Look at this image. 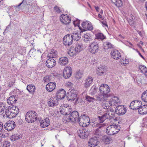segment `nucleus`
<instances>
[{
    "label": "nucleus",
    "mask_w": 147,
    "mask_h": 147,
    "mask_svg": "<svg viewBox=\"0 0 147 147\" xmlns=\"http://www.w3.org/2000/svg\"><path fill=\"white\" fill-rule=\"evenodd\" d=\"M115 113L113 109H111L110 111H107L105 112L101 116H98L99 122L100 123L103 122L107 119H110L113 118L115 117Z\"/></svg>",
    "instance_id": "nucleus-1"
},
{
    "label": "nucleus",
    "mask_w": 147,
    "mask_h": 147,
    "mask_svg": "<svg viewBox=\"0 0 147 147\" xmlns=\"http://www.w3.org/2000/svg\"><path fill=\"white\" fill-rule=\"evenodd\" d=\"M37 118V115L36 112L29 111L26 114L25 116L26 121L28 123H32L36 121Z\"/></svg>",
    "instance_id": "nucleus-2"
},
{
    "label": "nucleus",
    "mask_w": 147,
    "mask_h": 147,
    "mask_svg": "<svg viewBox=\"0 0 147 147\" xmlns=\"http://www.w3.org/2000/svg\"><path fill=\"white\" fill-rule=\"evenodd\" d=\"M78 122L83 127L87 126L90 124V118L87 115L83 114L79 117Z\"/></svg>",
    "instance_id": "nucleus-3"
},
{
    "label": "nucleus",
    "mask_w": 147,
    "mask_h": 147,
    "mask_svg": "<svg viewBox=\"0 0 147 147\" xmlns=\"http://www.w3.org/2000/svg\"><path fill=\"white\" fill-rule=\"evenodd\" d=\"M120 129V127L118 125H113L107 127L106 131L107 134L110 135H113L117 134Z\"/></svg>",
    "instance_id": "nucleus-4"
},
{
    "label": "nucleus",
    "mask_w": 147,
    "mask_h": 147,
    "mask_svg": "<svg viewBox=\"0 0 147 147\" xmlns=\"http://www.w3.org/2000/svg\"><path fill=\"white\" fill-rule=\"evenodd\" d=\"M78 117V112L76 111H73L71 113L66 121L67 122H78L79 118Z\"/></svg>",
    "instance_id": "nucleus-5"
},
{
    "label": "nucleus",
    "mask_w": 147,
    "mask_h": 147,
    "mask_svg": "<svg viewBox=\"0 0 147 147\" xmlns=\"http://www.w3.org/2000/svg\"><path fill=\"white\" fill-rule=\"evenodd\" d=\"M17 110V109L15 111L13 109L9 110V107H7L5 111V114L7 117L12 118L16 117L18 113Z\"/></svg>",
    "instance_id": "nucleus-6"
},
{
    "label": "nucleus",
    "mask_w": 147,
    "mask_h": 147,
    "mask_svg": "<svg viewBox=\"0 0 147 147\" xmlns=\"http://www.w3.org/2000/svg\"><path fill=\"white\" fill-rule=\"evenodd\" d=\"M88 49L90 52L92 54H95L99 50L98 43L94 41L92 42L90 44Z\"/></svg>",
    "instance_id": "nucleus-7"
},
{
    "label": "nucleus",
    "mask_w": 147,
    "mask_h": 147,
    "mask_svg": "<svg viewBox=\"0 0 147 147\" xmlns=\"http://www.w3.org/2000/svg\"><path fill=\"white\" fill-rule=\"evenodd\" d=\"M73 42V38L71 34H68L65 35L63 39V43L65 46L71 45Z\"/></svg>",
    "instance_id": "nucleus-8"
},
{
    "label": "nucleus",
    "mask_w": 147,
    "mask_h": 147,
    "mask_svg": "<svg viewBox=\"0 0 147 147\" xmlns=\"http://www.w3.org/2000/svg\"><path fill=\"white\" fill-rule=\"evenodd\" d=\"M59 100L56 97H51L47 100V104L51 107L56 106L58 105Z\"/></svg>",
    "instance_id": "nucleus-9"
},
{
    "label": "nucleus",
    "mask_w": 147,
    "mask_h": 147,
    "mask_svg": "<svg viewBox=\"0 0 147 147\" xmlns=\"http://www.w3.org/2000/svg\"><path fill=\"white\" fill-rule=\"evenodd\" d=\"M142 102L140 101L134 100L131 102L129 105L131 109L133 110L138 109L142 105Z\"/></svg>",
    "instance_id": "nucleus-10"
},
{
    "label": "nucleus",
    "mask_w": 147,
    "mask_h": 147,
    "mask_svg": "<svg viewBox=\"0 0 147 147\" xmlns=\"http://www.w3.org/2000/svg\"><path fill=\"white\" fill-rule=\"evenodd\" d=\"M99 90L101 93L103 94V95H108L110 96L109 97L113 96L107 94L110 91V88L109 86L106 84L101 85L99 87Z\"/></svg>",
    "instance_id": "nucleus-11"
},
{
    "label": "nucleus",
    "mask_w": 147,
    "mask_h": 147,
    "mask_svg": "<svg viewBox=\"0 0 147 147\" xmlns=\"http://www.w3.org/2000/svg\"><path fill=\"white\" fill-rule=\"evenodd\" d=\"M77 94L76 90L73 89L67 96V99L68 101H73L75 100L77 97Z\"/></svg>",
    "instance_id": "nucleus-12"
},
{
    "label": "nucleus",
    "mask_w": 147,
    "mask_h": 147,
    "mask_svg": "<svg viewBox=\"0 0 147 147\" xmlns=\"http://www.w3.org/2000/svg\"><path fill=\"white\" fill-rule=\"evenodd\" d=\"M77 133L79 136L82 138H86L89 134V131L86 128L79 129L78 130Z\"/></svg>",
    "instance_id": "nucleus-13"
},
{
    "label": "nucleus",
    "mask_w": 147,
    "mask_h": 147,
    "mask_svg": "<svg viewBox=\"0 0 147 147\" xmlns=\"http://www.w3.org/2000/svg\"><path fill=\"white\" fill-rule=\"evenodd\" d=\"M72 73L71 67H67L63 70V76L66 79L68 78L71 76Z\"/></svg>",
    "instance_id": "nucleus-14"
},
{
    "label": "nucleus",
    "mask_w": 147,
    "mask_h": 147,
    "mask_svg": "<svg viewBox=\"0 0 147 147\" xmlns=\"http://www.w3.org/2000/svg\"><path fill=\"white\" fill-rule=\"evenodd\" d=\"M16 126V124L13 121H9L6 122L4 125L5 129L10 131L14 129Z\"/></svg>",
    "instance_id": "nucleus-15"
},
{
    "label": "nucleus",
    "mask_w": 147,
    "mask_h": 147,
    "mask_svg": "<svg viewBox=\"0 0 147 147\" xmlns=\"http://www.w3.org/2000/svg\"><path fill=\"white\" fill-rule=\"evenodd\" d=\"M126 108L122 105L118 106L115 109L116 113L119 115L124 114L127 111Z\"/></svg>",
    "instance_id": "nucleus-16"
},
{
    "label": "nucleus",
    "mask_w": 147,
    "mask_h": 147,
    "mask_svg": "<svg viewBox=\"0 0 147 147\" xmlns=\"http://www.w3.org/2000/svg\"><path fill=\"white\" fill-rule=\"evenodd\" d=\"M60 20L64 24L67 25L70 23L71 18L67 15L63 14L60 16Z\"/></svg>",
    "instance_id": "nucleus-17"
},
{
    "label": "nucleus",
    "mask_w": 147,
    "mask_h": 147,
    "mask_svg": "<svg viewBox=\"0 0 147 147\" xmlns=\"http://www.w3.org/2000/svg\"><path fill=\"white\" fill-rule=\"evenodd\" d=\"M99 143L97 138L93 137L91 138L88 142V145L89 147H94Z\"/></svg>",
    "instance_id": "nucleus-18"
},
{
    "label": "nucleus",
    "mask_w": 147,
    "mask_h": 147,
    "mask_svg": "<svg viewBox=\"0 0 147 147\" xmlns=\"http://www.w3.org/2000/svg\"><path fill=\"white\" fill-rule=\"evenodd\" d=\"M56 64V59L49 58L46 62L47 67L49 68H52L54 67Z\"/></svg>",
    "instance_id": "nucleus-19"
},
{
    "label": "nucleus",
    "mask_w": 147,
    "mask_h": 147,
    "mask_svg": "<svg viewBox=\"0 0 147 147\" xmlns=\"http://www.w3.org/2000/svg\"><path fill=\"white\" fill-rule=\"evenodd\" d=\"M111 57L115 59H118L120 58L121 54L119 51L116 49L112 50L111 52Z\"/></svg>",
    "instance_id": "nucleus-20"
},
{
    "label": "nucleus",
    "mask_w": 147,
    "mask_h": 147,
    "mask_svg": "<svg viewBox=\"0 0 147 147\" xmlns=\"http://www.w3.org/2000/svg\"><path fill=\"white\" fill-rule=\"evenodd\" d=\"M101 103V106L105 109H108L112 105L110 99L108 100L107 98H105Z\"/></svg>",
    "instance_id": "nucleus-21"
},
{
    "label": "nucleus",
    "mask_w": 147,
    "mask_h": 147,
    "mask_svg": "<svg viewBox=\"0 0 147 147\" xmlns=\"http://www.w3.org/2000/svg\"><path fill=\"white\" fill-rule=\"evenodd\" d=\"M66 92L64 89H59L57 91L56 93L57 98L58 99H62L64 98L66 95Z\"/></svg>",
    "instance_id": "nucleus-22"
},
{
    "label": "nucleus",
    "mask_w": 147,
    "mask_h": 147,
    "mask_svg": "<svg viewBox=\"0 0 147 147\" xmlns=\"http://www.w3.org/2000/svg\"><path fill=\"white\" fill-rule=\"evenodd\" d=\"M82 26L84 29V31L86 30H91L93 29V26L88 21H85L82 24Z\"/></svg>",
    "instance_id": "nucleus-23"
},
{
    "label": "nucleus",
    "mask_w": 147,
    "mask_h": 147,
    "mask_svg": "<svg viewBox=\"0 0 147 147\" xmlns=\"http://www.w3.org/2000/svg\"><path fill=\"white\" fill-rule=\"evenodd\" d=\"M56 85V84L55 82H49L47 85L46 87V89L48 91L52 92L55 88Z\"/></svg>",
    "instance_id": "nucleus-24"
},
{
    "label": "nucleus",
    "mask_w": 147,
    "mask_h": 147,
    "mask_svg": "<svg viewBox=\"0 0 147 147\" xmlns=\"http://www.w3.org/2000/svg\"><path fill=\"white\" fill-rule=\"evenodd\" d=\"M68 59L67 57H62L59 58L58 63L62 66H64L68 64Z\"/></svg>",
    "instance_id": "nucleus-25"
},
{
    "label": "nucleus",
    "mask_w": 147,
    "mask_h": 147,
    "mask_svg": "<svg viewBox=\"0 0 147 147\" xmlns=\"http://www.w3.org/2000/svg\"><path fill=\"white\" fill-rule=\"evenodd\" d=\"M106 69L107 67L104 66H102L99 67L97 69L98 72V73H97V74L100 76L104 75L106 73L105 72Z\"/></svg>",
    "instance_id": "nucleus-26"
},
{
    "label": "nucleus",
    "mask_w": 147,
    "mask_h": 147,
    "mask_svg": "<svg viewBox=\"0 0 147 147\" xmlns=\"http://www.w3.org/2000/svg\"><path fill=\"white\" fill-rule=\"evenodd\" d=\"M50 121L49 119L46 118L45 119L43 120L40 122V125L41 127H45L48 126L50 124Z\"/></svg>",
    "instance_id": "nucleus-27"
},
{
    "label": "nucleus",
    "mask_w": 147,
    "mask_h": 147,
    "mask_svg": "<svg viewBox=\"0 0 147 147\" xmlns=\"http://www.w3.org/2000/svg\"><path fill=\"white\" fill-rule=\"evenodd\" d=\"M61 113L63 115H69L72 111L71 108H68L66 109H59Z\"/></svg>",
    "instance_id": "nucleus-28"
},
{
    "label": "nucleus",
    "mask_w": 147,
    "mask_h": 147,
    "mask_svg": "<svg viewBox=\"0 0 147 147\" xmlns=\"http://www.w3.org/2000/svg\"><path fill=\"white\" fill-rule=\"evenodd\" d=\"M138 112L141 115H143L147 114V105L141 106L138 110Z\"/></svg>",
    "instance_id": "nucleus-29"
},
{
    "label": "nucleus",
    "mask_w": 147,
    "mask_h": 147,
    "mask_svg": "<svg viewBox=\"0 0 147 147\" xmlns=\"http://www.w3.org/2000/svg\"><path fill=\"white\" fill-rule=\"evenodd\" d=\"M80 32L79 33V32L76 31L74 32L72 35L71 34L73 40H74V41H78L80 39L81 36Z\"/></svg>",
    "instance_id": "nucleus-30"
},
{
    "label": "nucleus",
    "mask_w": 147,
    "mask_h": 147,
    "mask_svg": "<svg viewBox=\"0 0 147 147\" xmlns=\"http://www.w3.org/2000/svg\"><path fill=\"white\" fill-rule=\"evenodd\" d=\"M93 79L92 77L88 76L85 80L84 86L86 88L90 86L93 82Z\"/></svg>",
    "instance_id": "nucleus-31"
},
{
    "label": "nucleus",
    "mask_w": 147,
    "mask_h": 147,
    "mask_svg": "<svg viewBox=\"0 0 147 147\" xmlns=\"http://www.w3.org/2000/svg\"><path fill=\"white\" fill-rule=\"evenodd\" d=\"M57 52L56 50L53 49L52 50L50 53L48 55V57L49 58H52L56 59V58L57 56Z\"/></svg>",
    "instance_id": "nucleus-32"
},
{
    "label": "nucleus",
    "mask_w": 147,
    "mask_h": 147,
    "mask_svg": "<svg viewBox=\"0 0 147 147\" xmlns=\"http://www.w3.org/2000/svg\"><path fill=\"white\" fill-rule=\"evenodd\" d=\"M26 89L29 93L32 94H34L36 90L35 86L32 84H30L27 85Z\"/></svg>",
    "instance_id": "nucleus-33"
},
{
    "label": "nucleus",
    "mask_w": 147,
    "mask_h": 147,
    "mask_svg": "<svg viewBox=\"0 0 147 147\" xmlns=\"http://www.w3.org/2000/svg\"><path fill=\"white\" fill-rule=\"evenodd\" d=\"M16 95H12L9 97L7 100V102L9 104H13L15 103L17 101L15 98Z\"/></svg>",
    "instance_id": "nucleus-34"
},
{
    "label": "nucleus",
    "mask_w": 147,
    "mask_h": 147,
    "mask_svg": "<svg viewBox=\"0 0 147 147\" xmlns=\"http://www.w3.org/2000/svg\"><path fill=\"white\" fill-rule=\"evenodd\" d=\"M83 39L86 42H89V41H91L92 39L90 35L88 33L84 34L82 36Z\"/></svg>",
    "instance_id": "nucleus-35"
},
{
    "label": "nucleus",
    "mask_w": 147,
    "mask_h": 147,
    "mask_svg": "<svg viewBox=\"0 0 147 147\" xmlns=\"http://www.w3.org/2000/svg\"><path fill=\"white\" fill-rule=\"evenodd\" d=\"M83 46L82 43L79 42L78 43L76 44L75 49L78 53H79L83 49Z\"/></svg>",
    "instance_id": "nucleus-36"
},
{
    "label": "nucleus",
    "mask_w": 147,
    "mask_h": 147,
    "mask_svg": "<svg viewBox=\"0 0 147 147\" xmlns=\"http://www.w3.org/2000/svg\"><path fill=\"white\" fill-rule=\"evenodd\" d=\"M78 53L77 52V51L75 48L72 47H71L68 52L69 54L71 56H75Z\"/></svg>",
    "instance_id": "nucleus-37"
},
{
    "label": "nucleus",
    "mask_w": 147,
    "mask_h": 147,
    "mask_svg": "<svg viewBox=\"0 0 147 147\" xmlns=\"http://www.w3.org/2000/svg\"><path fill=\"white\" fill-rule=\"evenodd\" d=\"M110 100L111 102V103L112 104V105H116V104H117L120 102V100L119 98L117 97L114 96L112 98L110 99Z\"/></svg>",
    "instance_id": "nucleus-38"
},
{
    "label": "nucleus",
    "mask_w": 147,
    "mask_h": 147,
    "mask_svg": "<svg viewBox=\"0 0 147 147\" xmlns=\"http://www.w3.org/2000/svg\"><path fill=\"white\" fill-rule=\"evenodd\" d=\"M102 139L106 144H109L112 141V138L111 137L107 136H104L102 137Z\"/></svg>",
    "instance_id": "nucleus-39"
},
{
    "label": "nucleus",
    "mask_w": 147,
    "mask_h": 147,
    "mask_svg": "<svg viewBox=\"0 0 147 147\" xmlns=\"http://www.w3.org/2000/svg\"><path fill=\"white\" fill-rule=\"evenodd\" d=\"M103 45L104 49H111L113 47V45L111 43L109 42H104L103 43Z\"/></svg>",
    "instance_id": "nucleus-40"
},
{
    "label": "nucleus",
    "mask_w": 147,
    "mask_h": 147,
    "mask_svg": "<svg viewBox=\"0 0 147 147\" xmlns=\"http://www.w3.org/2000/svg\"><path fill=\"white\" fill-rule=\"evenodd\" d=\"M112 2L118 7H121L123 5L121 0H111Z\"/></svg>",
    "instance_id": "nucleus-41"
},
{
    "label": "nucleus",
    "mask_w": 147,
    "mask_h": 147,
    "mask_svg": "<svg viewBox=\"0 0 147 147\" xmlns=\"http://www.w3.org/2000/svg\"><path fill=\"white\" fill-rule=\"evenodd\" d=\"M21 138V136L19 134H16L13 135L10 138V140L12 141H14L19 139Z\"/></svg>",
    "instance_id": "nucleus-42"
},
{
    "label": "nucleus",
    "mask_w": 147,
    "mask_h": 147,
    "mask_svg": "<svg viewBox=\"0 0 147 147\" xmlns=\"http://www.w3.org/2000/svg\"><path fill=\"white\" fill-rule=\"evenodd\" d=\"M110 96L108 95H103L102 96H99L96 97V100L98 101H102V102L103 100H105V98H107L109 97Z\"/></svg>",
    "instance_id": "nucleus-43"
},
{
    "label": "nucleus",
    "mask_w": 147,
    "mask_h": 147,
    "mask_svg": "<svg viewBox=\"0 0 147 147\" xmlns=\"http://www.w3.org/2000/svg\"><path fill=\"white\" fill-rule=\"evenodd\" d=\"M7 107H6L5 105L3 103L1 102L0 103V113L3 114L4 112H5V111Z\"/></svg>",
    "instance_id": "nucleus-44"
},
{
    "label": "nucleus",
    "mask_w": 147,
    "mask_h": 147,
    "mask_svg": "<svg viewBox=\"0 0 147 147\" xmlns=\"http://www.w3.org/2000/svg\"><path fill=\"white\" fill-rule=\"evenodd\" d=\"M139 68L141 72L143 74L147 73V68L143 65L139 66Z\"/></svg>",
    "instance_id": "nucleus-45"
},
{
    "label": "nucleus",
    "mask_w": 147,
    "mask_h": 147,
    "mask_svg": "<svg viewBox=\"0 0 147 147\" xmlns=\"http://www.w3.org/2000/svg\"><path fill=\"white\" fill-rule=\"evenodd\" d=\"M102 135V134L100 129V128L97 129L95 131L94 133V135L95 136L94 137L98 138L99 137L101 136Z\"/></svg>",
    "instance_id": "nucleus-46"
},
{
    "label": "nucleus",
    "mask_w": 147,
    "mask_h": 147,
    "mask_svg": "<svg viewBox=\"0 0 147 147\" xmlns=\"http://www.w3.org/2000/svg\"><path fill=\"white\" fill-rule=\"evenodd\" d=\"M142 100L145 102H147V90L143 92L141 96Z\"/></svg>",
    "instance_id": "nucleus-47"
},
{
    "label": "nucleus",
    "mask_w": 147,
    "mask_h": 147,
    "mask_svg": "<svg viewBox=\"0 0 147 147\" xmlns=\"http://www.w3.org/2000/svg\"><path fill=\"white\" fill-rule=\"evenodd\" d=\"M90 125L92 127H98L99 128H100L102 127L101 125L95 121L90 122Z\"/></svg>",
    "instance_id": "nucleus-48"
},
{
    "label": "nucleus",
    "mask_w": 147,
    "mask_h": 147,
    "mask_svg": "<svg viewBox=\"0 0 147 147\" xmlns=\"http://www.w3.org/2000/svg\"><path fill=\"white\" fill-rule=\"evenodd\" d=\"M96 37L98 39L103 40L106 38V37L102 33H98L96 36Z\"/></svg>",
    "instance_id": "nucleus-49"
},
{
    "label": "nucleus",
    "mask_w": 147,
    "mask_h": 147,
    "mask_svg": "<svg viewBox=\"0 0 147 147\" xmlns=\"http://www.w3.org/2000/svg\"><path fill=\"white\" fill-rule=\"evenodd\" d=\"M121 64L125 65L128 64L129 63L128 60L125 58H123L121 61Z\"/></svg>",
    "instance_id": "nucleus-50"
},
{
    "label": "nucleus",
    "mask_w": 147,
    "mask_h": 147,
    "mask_svg": "<svg viewBox=\"0 0 147 147\" xmlns=\"http://www.w3.org/2000/svg\"><path fill=\"white\" fill-rule=\"evenodd\" d=\"M94 99V98L93 97H90L89 96H87L86 97V100L89 102H93Z\"/></svg>",
    "instance_id": "nucleus-51"
},
{
    "label": "nucleus",
    "mask_w": 147,
    "mask_h": 147,
    "mask_svg": "<svg viewBox=\"0 0 147 147\" xmlns=\"http://www.w3.org/2000/svg\"><path fill=\"white\" fill-rule=\"evenodd\" d=\"M127 21L130 25L132 26H134L135 22V21L132 20L131 19L127 18Z\"/></svg>",
    "instance_id": "nucleus-52"
},
{
    "label": "nucleus",
    "mask_w": 147,
    "mask_h": 147,
    "mask_svg": "<svg viewBox=\"0 0 147 147\" xmlns=\"http://www.w3.org/2000/svg\"><path fill=\"white\" fill-rule=\"evenodd\" d=\"M35 51L36 49L34 48H32L30 50L29 52V55L33 56L34 55Z\"/></svg>",
    "instance_id": "nucleus-53"
},
{
    "label": "nucleus",
    "mask_w": 147,
    "mask_h": 147,
    "mask_svg": "<svg viewBox=\"0 0 147 147\" xmlns=\"http://www.w3.org/2000/svg\"><path fill=\"white\" fill-rule=\"evenodd\" d=\"M125 44L126 45L129 47L131 48H132V47H134L133 45L131 42L128 41H125Z\"/></svg>",
    "instance_id": "nucleus-54"
},
{
    "label": "nucleus",
    "mask_w": 147,
    "mask_h": 147,
    "mask_svg": "<svg viewBox=\"0 0 147 147\" xmlns=\"http://www.w3.org/2000/svg\"><path fill=\"white\" fill-rule=\"evenodd\" d=\"M65 86L71 88L73 85V84L70 82H67L65 84Z\"/></svg>",
    "instance_id": "nucleus-55"
},
{
    "label": "nucleus",
    "mask_w": 147,
    "mask_h": 147,
    "mask_svg": "<svg viewBox=\"0 0 147 147\" xmlns=\"http://www.w3.org/2000/svg\"><path fill=\"white\" fill-rule=\"evenodd\" d=\"M68 108H71V107H69L67 104H64L61 106L59 109H66Z\"/></svg>",
    "instance_id": "nucleus-56"
},
{
    "label": "nucleus",
    "mask_w": 147,
    "mask_h": 147,
    "mask_svg": "<svg viewBox=\"0 0 147 147\" xmlns=\"http://www.w3.org/2000/svg\"><path fill=\"white\" fill-rule=\"evenodd\" d=\"M10 146V142L7 141L5 142L3 144V147H9Z\"/></svg>",
    "instance_id": "nucleus-57"
},
{
    "label": "nucleus",
    "mask_w": 147,
    "mask_h": 147,
    "mask_svg": "<svg viewBox=\"0 0 147 147\" xmlns=\"http://www.w3.org/2000/svg\"><path fill=\"white\" fill-rule=\"evenodd\" d=\"M27 5V3H26V1H25V0H23L22 2L19 4V5H22V6L24 7Z\"/></svg>",
    "instance_id": "nucleus-58"
},
{
    "label": "nucleus",
    "mask_w": 147,
    "mask_h": 147,
    "mask_svg": "<svg viewBox=\"0 0 147 147\" xmlns=\"http://www.w3.org/2000/svg\"><path fill=\"white\" fill-rule=\"evenodd\" d=\"M8 107H9V110L13 109L14 110H15L14 111L16 110V109H17L18 111V113L19 112V109L17 107L13 106L11 107H10V106H9Z\"/></svg>",
    "instance_id": "nucleus-59"
},
{
    "label": "nucleus",
    "mask_w": 147,
    "mask_h": 147,
    "mask_svg": "<svg viewBox=\"0 0 147 147\" xmlns=\"http://www.w3.org/2000/svg\"><path fill=\"white\" fill-rule=\"evenodd\" d=\"M54 9L55 10V12L57 13H61V11L58 7L55 6L54 7Z\"/></svg>",
    "instance_id": "nucleus-60"
},
{
    "label": "nucleus",
    "mask_w": 147,
    "mask_h": 147,
    "mask_svg": "<svg viewBox=\"0 0 147 147\" xmlns=\"http://www.w3.org/2000/svg\"><path fill=\"white\" fill-rule=\"evenodd\" d=\"M50 80V77L49 76H46L45 77L43 80L44 82H48Z\"/></svg>",
    "instance_id": "nucleus-61"
},
{
    "label": "nucleus",
    "mask_w": 147,
    "mask_h": 147,
    "mask_svg": "<svg viewBox=\"0 0 147 147\" xmlns=\"http://www.w3.org/2000/svg\"><path fill=\"white\" fill-rule=\"evenodd\" d=\"M14 82L13 81H11L9 82L8 85V87L9 88H10L14 84Z\"/></svg>",
    "instance_id": "nucleus-62"
},
{
    "label": "nucleus",
    "mask_w": 147,
    "mask_h": 147,
    "mask_svg": "<svg viewBox=\"0 0 147 147\" xmlns=\"http://www.w3.org/2000/svg\"><path fill=\"white\" fill-rule=\"evenodd\" d=\"M136 16L133 14H131L130 15V18L129 19H131L132 20H134V21H136Z\"/></svg>",
    "instance_id": "nucleus-63"
},
{
    "label": "nucleus",
    "mask_w": 147,
    "mask_h": 147,
    "mask_svg": "<svg viewBox=\"0 0 147 147\" xmlns=\"http://www.w3.org/2000/svg\"><path fill=\"white\" fill-rule=\"evenodd\" d=\"M100 22L102 23V25L103 26H107V22L106 21H100Z\"/></svg>",
    "instance_id": "nucleus-64"
}]
</instances>
